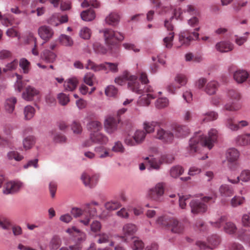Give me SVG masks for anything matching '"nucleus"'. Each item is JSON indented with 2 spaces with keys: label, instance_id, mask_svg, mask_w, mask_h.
I'll list each match as a JSON object with an SVG mask.
<instances>
[{
  "label": "nucleus",
  "instance_id": "nucleus-1",
  "mask_svg": "<svg viewBox=\"0 0 250 250\" xmlns=\"http://www.w3.org/2000/svg\"><path fill=\"white\" fill-rule=\"evenodd\" d=\"M217 137V131L213 128L209 131L208 136L203 135L201 132H196L189 140V146L187 148V150L189 154L193 155L195 152L198 151L201 146L210 149L213 146L214 143L216 141Z\"/></svg>",
  "mask_w": 250,
  "mask_h": 250
},
{
  "label": "nucleus",
  "instance_id": "nucleus-2",
  "mask_svg": "<svg viewBox=\"0 0 250 250\" xmlns=\"http://www.w3.org/2000/svg\"><path fill=\"white\" fill-rule=\"evenodd\" d=\"M99 204L96 201H92L85 204L83 208H73L71 213L74 217H80L79 222L84 226H88L93 217L97 215V211L96 206Z\"/></svg>",
  "mask_w": 250,
  "mask_h": 250
},
{
  "label": "nucleus",
  "instance_id": "nucleus-3",
  "mask_svg": "<svg viewBox=\"0 0 250 250\" xmlns=\"http://www.w3.org/2000/svg\"><path fill=\"white\" fill-rule=\"evenodd\" d=\"M188 24L191 27L195 28L193 32L187 30L182 32L179 34V41L182 45H188L192 41L199 40V33H197L200 29L199 26V21L195 16L189 19Z\"/></svg>",
  "mask_w": 250,
  "mask_h": 250
},
{
  "label": "nucleus",
  "instance_id": "nucleus-4",
  "mask_svg": "<svg viewBox=\"0 0 250 250\" xmlns=\"http://www.w3.org/2000/svg\"><path fill=\"white\" fill-rule=\"evenodd\" d=\"M128 81V88L132 91L140 93L142 90L140 83L137 81V77L131 75L127 71H125L123 74L115 79V82L119 85H122Z\"/></svg>",
  "mask_w": 250,
  "mask_h": 250
},
{
  "label": "nucleus",
  "instance_id": "nucleus-5",
  "mask_svg": "<svg viewBox=\"0 0 250 250\" xmlns=\"http://www.w3.org/2000/svg\"><path fill=\"white\" fill-rule=\"evenodd\" d=\"M229 102L224 105V109L229 111H237L241 108L240 102L241 95L240 93L235 89H230L228 92Z\"/></svg>",
  "mask_w": 250,
  "mask_h": 250
},
{
  "label": "nucleus",
  "instance_id": "nucleus-6",
  "mask_svg": "<svg viewBox=\"0 0 250 250\" xmlns=\"http://www.w3.org/2000/svg\"><path fill=\"white\" fill-rule=\"evenodd\" d=\"M85 68L87 69H91L94 71H98L101 70L109 71L113 73H116L118 71V63L105 62L104 63L97 65L90 60H88Z\"/></svg>",
  "mask_w": 250,
  "mask_h": 250
},
{
  "label": "nucleus",
  "instance_id": "nucleus-7",
  "mask_svg": "<svg viewBox=\"0 0 250 250\" xmlns=\"http://www.w3.org/2000/svg\"><path fill=\"white\" fill-rule=\"evenodd\" d=\"M137 229L135 225L132 223L126 224L123 227L122 234L119 237L123 242L127 243L130 240L134 238V235Z\"/></svg>",
  "mask_w": 250,
  "mask_h": 250
},
{
  "label": "nucleus",
  "instance_id": "nucleus-8",
  "mask_svg": "<svg viewBox=\"0 0 250 250\" xmlns=\"http://www.w3.org/2000/svg\"><path fill=\"white\" fill-rule=\"evenodd\" d=\"M108 142V137L100 131L97 133H90L89 140L84 142L83 146L89 147L92 145V143L106 145Z\"/></svg>",
  "mask_w": 250,
  "mask_h": 250
},
{
  "label": "nucleus",
  "instance_id": "nucleus-9",
  "mask_svg": "<svg viewBox=\"0 0 250 250\" xmlns=\"http://www.w3.org/2000/svg\"><path fill=\"white\" fill-rule=\"evenodd\" d=\"M104 33L105 42L109 45L115 43L117 41H122L124 39V36L122 33L115 32L111 29H105Z\"/></svg>",
  "mask_w": 250,
  "mask_h": 250
},
{
  "label": "nucleus",
  "instance_id": "nucleus-10",
  "mask_svg": "<svg viewBox=\"0 0 250 250\" xmlns=\"http://www.w3.org/2000/svg\"><path fill=\"white\" fill-rule=\"evenodd\" d=\"M154 137L164 143H171L173 140L174 135L171 131L164 129L159 126L156 128V132Z\"/></svg>",
  "mask_w": 250,
  "mask_h": 250
},
{
  "label": "nucleus",
  "instance_id": "nucleus-11",
  "mask_svg": "<svg viewBox=\"0 0 250 250\" xmlns=\"http://www.w3.org/2000/svg\"><path fill=\"white\" fill-rule=\"evenodd\" d=\"M165 190V184L159 183L156 186L150 188L148 191V197L154 201H159L160 198L163 195Z\"/></svg>",
  "mask_w": 250,
  "mask_h": 250
},
{
  "label": "nucleus",
  "instance_id": "nucleus-12",
  "mask_svg": "<svg viewBox=\"0 0 250 250\" xmlns=\"http://www.w3.org/2000/svg\"><path fill=\"white\" fill-rule=\"evenodd\" d=\"M165 26L170 32L167 37L164 38L163 45L166 48L170 49L173 46V41L175 35L174 32H173L174 26L171 22L168 20L165 21Z\"/></svg>",
  "mask_w": 250,
  "mask_h": 250
},
{
  "label": "nucleus",
  "instance_id": "nucleus-13",
  "mask_svg": "<svg viewBox=\"0 0 250 250\" xmlns=\"http://www.w3.org/2000/svg\"><path fill=\"white\" fill-rule=\"evenodd\" d=\"M220 241L221 239L219 236L217 234L212 235L208 238V242L209 245L208 247H210L211 249H212L217 246L220 244ZM196 245L201 250H204L208 247L205 242L202 241H197Z\"/></svg>",
  "mask_w": 250,
  "mask_h": 250
},
{
  "label": "nucleus",
  "instance_id": "nucleus-14",
  "mask_svg": "<svg viewBox=\"0 0 250 250\" xmlns=\"http://www.w3.org/2000/svg\"><path fill=\"white\" fill-rule=\"evenodd\" d=\"M189 206L191 208V211L193 214L203 213L207 210V206L199 200H192L189 203Z\"/></svg>",
  "mask_w": 250,
  "mask_h": 250
},
{
  "label": "nucleus",
  "instance_id": "nucleus-15",
  "mask_svg": "<svg viewBox=\"0 0 250 250\" xmlns=\"http://www.w3.org/2000/svg\"><path fill=\"white\" fill-rule=\"evenodd\" d=\"M40 92L32 86H27L22 93V98L27 101H33L35 97H38Z\"/></svg>",
  "mask_w": 250,
  "mask_h": 250
},
{
  "label": "nucleus",
  "instance_id": "nucleus-16",
  "mask_svg": "<svg viewBox=\"0 0 250 250\" xmlns=\"http://www.w3.org/2000/svg\"><path fill=\"white\" fill-rule=\"evenodd\" d=\"M118 121L112 117H107L104 122V128L108 134L114 133L118 129Z\"/></svg>",
  "mask_w": 250,
  "mask_h": 250
},
{
  "label": "nucleus",
  "instance_id": "nucleus-17",
  "mask_svg": "<svg viewBox=\"0 0 250 250\" xmlns=\"http://www.w3.org/2000/svg\"><path fill=\"white\" fill-rule=\"evenodd\" d=\"M81 179L85 186L92 188L97 184L99 176L96 175L91 176L86 173H83L81 176Z\"/></svg>",
  "mask_w": 250,
  "mask_h": 250
},
{
  "label": "nucleus",
  "instance_id": "nucleus-18",
  "mask_svg": "<svg viewBox=\"0 0 250 250\" xmlns=\"http://www.w3.org/2000/svg\"><path fill=\"white\" fill-rule=\"evenodd\" d=\"M168 229L174 233L180 234L183 232L184 228L183 225L175 218H172L170 221Z\"/></svg>",
  "mask_w": 250,
  "mask_h": 250
},
{
  "label": "nucleus",
  "instance_id": "nucleus-19",
  "mask_svg": "<svg viewBox=\"0 0 250 250\" xmlns=\"http://www.w3.org/2000/svg\"><path fill=\"white\" fill-rule=\"evenodd\" d=\"M66 232L70 236L77 238V240L79 242L83 241L86 239V234L75 227L67 229L66 230Z\"/></svg>",
  "mask_w": 250,
  "mask_h": 250
},
{
  "label": "nucleus",
  "instance_id": "nucleus-20",
  "mask_svg": "<svg viewBox=\"0 0 250 250\" xmlns=\"http://www.w3.org/2000/svg\"><path fill=\"white\" fill-rule=\"evenodd\" d=\"M38 33L42 39L44 40H48L52 37L54 32L49 27L44 25L39 28Z\"/></svg>",
  "mask_w": 250,
  "mask_h": 250
},
{
  "label": "nucleus",
  "instance_id": "nucleus-21",
  "mask_svg": "<svg viewBox=\"0 0 250 250\" xmlns=\"http://www.w3.org/2000/svg\"><path fill=\"white\" fill-rule=\"evenodd\" d=\"M215 48L220 52H228L233 49V45L229 42L221 41L216 43Z\"/></svg>",
  "mask_w": 250,
  "mask_h": 250
},
{
  "label": "nucleus",
  "instance_id": "nucleus-22",
  "mask_svg": "<svg viewBox=\"0 0 250 250\" xmlns=\"http://www.w3.org/2000/svg\"><path fill=\"white\" fill-rule=\"evenodd\" d=\"M145 160L147 162L150 168L159 170L161 166L163 164L161 157L159 158H154L153 157H146Z\"/></svg>",
  "mask_w": 250,
  "mask_h": 250
},
{
  "label": "nucleus",
  "instance_id": "nucleus-23",
  "mask_svg": "<svg viewBox=\"0 0 250 250\" xmlns=\"http://www.w3.org/2000/svg\"><path fill=\"white\" fill-rule=\"evenodd\" d=\"M21 187V183L9 182L5 185L3 192L6 194L14 193L19 190Z\"/></svg>",
  "mask_w": 250,
  "mask_h": 250
},
{
  "label": "nucleus",
  "instance_id": "nucleus-24",
  "mask_svg": "<svg viewBox=\"0 0 250 250\" xmlns=\"http://www.w3.org/2000/svg\"><path fill=\"white\" fill-rule=\"evenodd\" d=\"M228 180L232 184H237L240 181L247 182L250 181V170H244L241 171L240 175L236 179L232 180L228 178Z\"/></svg>",
  "mask_w": 250,
  "mask_h": 250
},
{
  "label": "nucleus",
  "instance_id": "nucleus-25",
  "mask_svg": "<svg viewBox=\"0 0 250 250\" xmlns=\"http://www.w3.org/2000/svg\"><path fill=\"white\" fill-rule=\"evenodd\" d=\"M41 57L46 62L53 63L56 60V55L48 49H45L41 53Z\"/></svg>",
  "mask_w": 250,
  "mask_h": 250
},
{
  "label": "nucleus",
  "instance_id": "nucleus-26",
  "mask_svg": "<svg viewBox=\"0 0 250 250\" xmlns=\"http://www.w3.org/2000/svg\"><path fill=\"white\" fill-rule=\"evenodd\" d=\"M78 84L76 78H71L64 81L63 87L65 91H72L75 90Z\"/></svg>",
  "mask_w": 250,
  "mask_h": 250
},
{
  "label": "nucleus",
  "instance_id": "nucleus-27",
  "mask_svg": "<svg viewBox=\"0 0 250 250\" xmlns=\"http://www.w3.org/2000/svg\"><path fill=\"white\" fill-rule=\"evenodd\" d=\"M235 141L238 146H249L250 145V133H245L238 136L236 138Z\"/></svg>",
  "mask_w": 250,
  "mask_h": 250
},
{
  "label": "nucleus",
  "instance_id": "nucleus-28",
  "mask_svg": "<svg viewBox=\"0 0 250 250\" xmlns=\"http://www.w3.org/2000/svg\"><path fill=\"white\" fill-rule=\"evenodd\" d=\"M219 190L221 195L224 197H230L234 193L233 187L226 184L221 186Z\"/></svg>",
  "mask_w": 250,
  "mask_h": 250
},
{
  "label": "nucleus",
  "instance_id": "nucleus-29",
  "mask_svg": "<svg viewBox=\"0 0 250 250\" xmlns=\"http://www.w3.org/2000/svg\"><path fill=\"white\" fill-rule=\"evenodd\" d=\"M17 101L15 97H11L6 100L4 107L7 113L12 114L13 112Z\"/></svg>",
  "mask_w": 250,
  "mask_h": 250
},
{
  "label": "nucleus",
  "instance_id": "nucleus-30",
  "mask_svg": "<svg viewBox=\"0 0 250 250\" xmlns=\"http://www.w3.org/2000/svg\"><path fill=\"white\" fill-rule=\"evenodd\" d=\"M248 77V72L243 70L236 71L233 74V78L238 83H243L246 81Z\"/></svg>",
  "mask_w": 250,
  "mask_h": 250
},
{
  "label": "nucleus",
  "instance_id": "nucleus-31",
  "mask_svg": "<svg viewBox=\"0 0 250 250\" xmlns=\"http://www.w3.org/2000/svg\"><path fill=\"white\" fill-rule=\"evenodd\" d=\"M175 135L177 137L186 136L189 133V130L186 125H178L174 128Z\"/></svg>",
  "mask_w": 250,
  "mask_h": 250
},
{
  "label": "nucleus",
  "instance_id": "nucleus-32",
  "mask_svg": "<svg viewBox=\"0 0 250 250\" xmlns=\"http://www.w3.org/2000/svg\"><path fill=\"white\" fill-rule=\"evenodd\" d=\"M156 95L153 94H147L141 96L138 101V104L141 106H147L150 103V101L156 98Z\"/></svg>",
  "mask_w": 250,
  "mask_h": 250
},
{
  "label": "nucleus",
  "instance_id": "nucleus-33",
  "mask_svg": "<svg viewBox=\"0 0 250 250\" xmlns=\"http://www.w3.org/2000/svg\"><path fill=\"white\" fill-rule=\"evenodd\" d=\"M226 157L229 162L233 163L238 160L239 157V152L236 149L231 148L227 150Z\"/></svg>",
  "mask_w": 250,
  "mask_h": 250
},
{
  "label": "nucleus",
  "instance_id": "nucleus-34",
  "mask_svg": "<svg viewBox=\"0 0 250 250\" xmlns=\"http://www.w3.org/2000/svg\"><path fill=\"white\" fill-rule=\"evenodd\" d=\"M120 18V16L118 13L111 12L106 17L105 21L109 25L115 26L119 23Z\"/></svg>",
  "mask_w": 250,
  "mask_h": 250
},
{
  "label": "nucleus",
  "instance_id": "nucleus-35",
  "mask_svg": "<svg viewBox=\"0 0 250 250\" xmlns=\"http://www.w3.org/2000/svg\"><path fill=\"white\" fill-rule=\"evenodd\" d=\"M87 126L90 133L98 132L100 131L103 128L102 124L97 121H93L89 122Z\"/></svg>",
  "mask_w": 250,
  "mask_h": 250
},
{
  "label": "nucleus",
  "instance_id": "nucleus-36",
  "mask_svg": "<svg viewBox=\"0 0 250 250\" xmlns=\"http://www.w3.org/2000/svg\"><path fill=\"white\" fill-rule=\"evenodd\" d=\"M94 150L100 158L104 159L110 156L109 149L103 146L95 147Z\"/></svg>",
  "mask_w": 250,
  "mask_h": 250
},
{
  "label": "nucleus",
  "instance_id": "nucleus-37",
  "mask_svg": "<svg viewBox=\"0 0 250 250\" xmlns=\"http://www.w3.org/2000/svg\"><path fill=\"white\" fill-rule=\"evenodd\" d=\"M218 83L216 81H211L207 83L204 89L205 92L208 95L214 94L217 89Z\"/></svg>",
  "mask_w": 250,
  "mask_h": 250
},
{
  "label": "nucleus",
  "instance_id": "nucleus-38",
  "mask_svg": "<svg viewBox=\"0 0 250 250\" xmlns=\"http://www.w3.org/2000/svg\"><path fill=\"white\" fill-rule=\"evenodd\" d=\"M81 17L83 20L86 21H89L95 19V13L93 10L89 9L83 11L81 14Z\"/></svg>",
  "mask_w": 250,
  "mask_h": 250
},
{
  "label": "nucleus",
  "instance_id": "nucleus-39",
  "mask_svg": "<svg viewBox=\"0 0 250 250\" xmlns=\"http://www.w3.org/2000/svg\"><path fill=\"white\" fill-rule=\"evenodd\" d=\"M172 218H169L166 215L160 216L157 219L156 223L162 228L168 229L170 221Z\"/></svg>",
  "mask_w": 250,
  "mask_h": 250
},
{
  "label": "nucleus",
  "instance_id": "nucleus-40",
  "mask_svg": "<svg viewBox=\"0 0 250 250\" xmlns=\"http://www.w3.org/2000/svg\"><path fill=\"white\" fill-rule=\"evenodd\" d=\"M61 244L62 240L61 238L55 235L51 239L49 244V247L52 250H56L61 246Z\"/></svg>",
  "mask_w": 250,
  "mask_h": 250
},
{
  "label": "nucleus",
  "instance_id": "nucleus-41",
  "mask_svg": "<svg viewBox=\"0 0 250 250\" xmlns=\"http://www.w3.org/2000/svg\"><path fill=\"white\" fill-rule=\"evenodd\" d=\"M35 113V108L31 105L26 106L23 109L24 119L26 120L31 119Z\"/></svg>",
  "mask_w": 250,
  "mask_h": 250
},
{
  "label": "nucleus",
  "instance_id": "nucleus-42",
  "mask_svg": "<svg viewBox=\"0 0 250 250\" xmlns=\"http://www.w3.org/2000/svg\"><path fill=\"white\" fill-rule=\"evenodd\" d=\"M159 125V123L156 122H145L143 124V128L146 133L153 132L155 128Z\"/></svg>",
  "mask_w": 250,
  "mask_h": 250
},
{
  "label": "nucleus",
  "instance_id": "nucleus-43",
  "mask_svg": "<svg viewBox=\"0 0 250 250\" xmlns=\"http://www.w3.org/2000/svg\"><path fill=\"white\" fill-rule=\"evenodd\" d=\"M121 207L120 203L117 200H111L107 202L104 204V208L106 210L112 211L117 209Z\"/></svg>",
  "mask_w": 250,
  "mask_h": 250
},
{
  "label": "nucleus",
  "instance_id": "nucleus-44",
  "mask_svg": "<svg viewBox=\"0 0 250 250\" xmlns=\"http://www.w3.org/2000/svg\"><path fill=\"white\" fill-rule=\"evenodd\" d=\"M245 202L244 197L235 195L230 200V204L232 207L236 208L242 205Z\"/></svg>",
  "mask_w": 250,
  "mask_h": 250
},
{
  "label": "nucleus",
  "instance_id": "nucleus-45",
  "mask_svg": "<svg viewBox=\"0 0 250 250\" xmlns=\"http://www.w3.org/2000/svg\"><path fill=\"white\" fill-rule=\"evenodd\" d=\"M35 144V138L33 136L25 137L23 140V146L25 149H30Z\"/></svg>",
  "mask_w": 250,
  "mask_h": 250
},
{
  "label": "nucleus",
  "instance_id": "nucleus-46",
  "mask_svg": "<svg viewBox=\"0 0 250 250\" xmlns=\"http://www.w3.org/2000/svg\"><path fill=\"white\" fill-rule=\"evenodd\" d=\"M59 40L61 43L65 46H72L73 44V41L72 38L64 34L60 36Z\"/></svg>",
  "mask_w": 250,
  "mask_h": 250
},
{
  "label": "nucleus",
  "instance_id": "nucleus-47",
  "mask_svg": "<svg viewBox=\"0 0 250 250\" xmlns=\"http://www.w3.org/2000/svg\"><path fill=\"white\" fill-rule=\"evenodd\" d=\"M146 136V133L144 130H137L135 131L134 133V134L133 136L134 139L136 140V142H137V144H140L142 143Z\"/></svg>",
  "mask_w": 250,
  "mask_h": 250
},
{
  "label": "nucleus",
  "instance_id": "nucleus-48",
  "mask_svg": "<svg viewBox=\"0 0 250 250\" xmlns=\"http://www.w3.org/2000/svg\"><path fill=\"white\" fill-rule=\"evenodd\" d=\"M184 172L183 167L179 166L173 167L170 170V174L173 178H177Z\"/></svg>",
  "mask_w": 250,
  "mask_h": 250
},
{
  "label": "nucleus",
  "instance_id": "nucleus-49",
  "mask_svg": "<svg viewBox=\"0 0 250 250\" xmlns=\"http://www.w3.org/2000/svg\"><path fill=\"white\" fill-rule=\"evenodd\" d=\"M17 81L15 83L14 86L15 90L21 92L22 88L25 86L26 83L24 81L22 80V76L17 74Z\"/></svg>",
  "mask_w": 250,
  "mask_h": 250
},
{
  "label": "nucleus",
  "instance_id": "nucleus-50",
  "mask_svg": "<svg viewBox=\"0 0 250 250\" xmlns=\"http://www.w3.org/2000/svg\"><path fill=\"white\" fill-rule=\"evenodd\" d=\"M224 230L227 233L231 234L236 232L237 228L234 223L229 222L226 223L224 227Z\"/></svg>",
  "mask_w": 250,
  "mask_h": 250
},
{
  "label": "nucleus",
  "instance_id": "nucleus-51",
  "mask_svg": "<svg viewBox=\"0 0 250 250\" xmlns=\"http://www.w3.org/2000/svg\"><path fill=\"white\" fill-rule=\"evenodd\" d=\"M175 81L180 85L182 86L185 85L188 82V78L186 75L183 74H178L175 78Z\"/></svg>",
  "mask_w": 250,
  "mask_h": 250
},
{
  "label": "nucleus",
  "instance_id": "nucleus-52",
  "mask_svg": "<svg viewBox=\"0 0 250 250\" xmlns=\"http://www.w3.org/2000/svg\"><path fill=\"white\" fill-rule=\"evenodd\" d=\"M226 125L232 131H237L238 130V125L235 123L233 118H228L226 121Z\"/></svg>",
  "mask_w": 250,
  "mask_h": 250
},
{
  "label": "nucleus",
  "instance_id": "nucleus-53",
  "mask_svg": "<svg viewBox=\"0 0 250 250\" xmlns=\"http://www.w3.org/2000/svg\"><path fill=\"white\" fill-rule=\"evenodd\" d=\"M30 63L25 58H22L19 62L20 66L22 68L24 73H27L29 70Z\"/></svg>",
  "mask_w": 250,
  "mask_h": 250
},
{
  "label": "nucleus",
  "instance_id": "nucleus-54",
  "mask_svg": "<svg viewBox=\"0 0 250 250\" xmlns=\"http://www.w3.org/2000/svg\"><path fill=\"white\" fill-rule=\"evenodd\" d=\"M90 29L86 27H83L80 31V36L84 40H88L91 36Z\"/></svg>",
  "mask_w": 250,
  "mask_h": 250
},
{
  "label": "nucleus",
  "instance_id": "nucleus-55",
  "mask_svg": "<svg viewBox=\"0 0 250 250\" xmlns=\"http://www.w3.org/2000/svg\"><path fill=\"white\" fill-rule=\"evenodd\" d=\"M7 157L9 160L15 159L17 161L22 160L23 157L17 151H11L7 153Z\"/></svg>",
  "mask_w": 250,
  "mask_h": 250
},
{
  "label": "nucleus",
  "instance_id": "nucleus-56",
  "mask_svg": "<svg viewBox=\"0 0 250 250\" xmlns=\"http://www.w3.org/2000/svg\"><path fill=\"white\" fill-rule=\"evenodd\" d=\"M144 248V244L143 242L138 238L134 240L133 244L131 246L132 250H142Z\"/></svg>",
  "mask_w": 250,
  "mask_h": 250
},
{
  "label": "nucleus",
  "instance_id": "nucleus-57",
  "mask_svg": "<svg viewBox=\"0 0 250 250\" xmlns=\"http://www.w3.org/2000/svg\"><path fill=\"white\" fill-rule=\"evenodd\" d=\"M205 118L203 119L204 122H209L216 120L218 118V114L214 111H210L205 114Z\"/></svg>",
  "mask_w": 250,
  "mask_h": 250
},
{
  "label": "nucleus",
  "instance_id": "nucleus-58",
  "mask_svg": "<svg viewBox=\"0 0 250 250\" xmlns=\"http://www.w3.org/2000/svg\"><path fill=\"white\" fill-rule=\"evenodd\" d=\"M118 90L113 85H109L105 90V94L108 97H114L117 94Z\"/></svg>",
  "mask_w": 250,
  "mask_h": 250
},
{
  "label": "nucleus",
  "instance_id": "nucleus-59",
  "mask_svg": "<svg viewBox=\"0 0 250 250\" xmlns=\"http://www.w3.org/2000/svg\"><path fill=\"white\" fill-rule=\"evenodd\" d=\"M58 99L60 104L62 105H65L69 102V98L68 95L63 93L58 94Z\"/></svg>",
  "mask_w": 250,
  "mask_h": 250
},
{
  "label": "nucleus",
  "instance_id": "nucleus-60",
  "mask_svg": "<svg viewBox=\"0 0 250 250\" xmlns=\"http://www.w3.org/2000/svg\"><path fill=\"white\" fill-rule=\"evenodd\" d=\"M93 49L96 53L99 54H105L107 52L106 49L98 43L93 44Z\"/></svg>",
  "mask_w": 250,
  "mask_h": 250
},
{
  "label": "nucleus",
  "instance_id": "nucleus-61",
  "mask_svg": "<svg viewBox=\"0 0 250 250\" xmlns=\"http://www.w3.org/2000/svg\"><path fill=\"white\" fill-rule=\"evenodd\" d=\"M168 104V100L167 98H159L156 103L155 105L158 108H163L167 106Z\"/></svg>",
  "mask_w": 250,
  "mask_h": 250
},
{
  "label": "nucleus",
  "instance_id": "nucleus-62",
  "mask_svg": "<svg viewBox=\"0 0 250 250\" xmlns=\"http://www.w3.org/2000/svg\"><path fill=\"white\" fill-rule=\"evenodd\" d=\"M94 80V75L91 73H87L83 78L84 82L89 86H92L93 85V81Z\"/></svg>",
  "mask_w": 250,
  "mask_h": 250
},
{
  "label": "nucleus",
  "instance_id": "nucleus-63",
  "mask_svg": "<svg viewBox=\"0 0 250 250\" xmlns=\"http://www.w3.org/2000/svg\"><path fill=\"white\" fill-rule=\"evenodd\" d=\"M98 237L97 242L99 244L106 243L109 242L110 235L109 234L103 233L100 234Z\"/></svg>",
  "mask_w": 250,
  "mask_h": 250
},
{
  "label": "nucleus",
  "instance_id": "nucleus-64",
  "mask_svg": "<svg viewBox=\"0 0 250 250\" xmlns=\"http://www.w3.org/2000/svg\"><path fill=\"white\" fill-rule=\"evenodd\" d=\"M102 228L101 223L97 220L93 221L90 224V229L93 232L99 231Z\"/></svg>",
  "mask_w": 250,
  "mask_h": 250
}]
</instances>
